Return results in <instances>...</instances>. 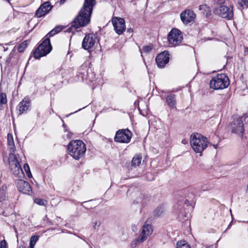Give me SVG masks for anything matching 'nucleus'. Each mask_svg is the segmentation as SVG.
Here are the masks:
<instances>
[{
  "label": "nucleus",
  "mask_w": 248,
  "mask_h": 248,
  "mask_svg": "<svg viewBox=\"0 0 248 248\" xmlns=\"http://www.w3.org/2000/svg\"><path fill=\"white\" fill-rule=\"evenodd\" d=\"M168 41L172 46H175L180 44L183 40L182 32L177 29H171L168 35Z\"/></svg>",
  "instance_id": "nucleus-10"
},
{
  "label": "nucleus",
  "mask_w": 248,
  "mask_h": 248,
  "mask_svg": "<svg viewBox=\"0 0 248 248\" xmlns=\"http://www.w3.org/2000/svg\"><path fill=\"white\" fill-rule=\"evenodd\" d=\"M69 155L76 160H79L82 158L86 151V145L80 140L71 141L68 147Z\"/></svg>",
  "instance_id": "nucleus-2"
},
{
  "label": "nucleus",
  "mask_w": 248,
  "mask_h": 248,
  "mask_svg": "<svg viewBox=\"0 0 248 248\" xmlns=\"http://www.w3.org/2000/svg\"><path fill=\"white\" fill-rule=\"evenodd\" d=\"M141 157L139 156H134L131 161L132 166L136 167L141 163Z\"/></svg>",
  "instance_id": "nucleus-25"
},
{
  "label": "nucleus",
  "mask_w": 248,
  "mask_h": 248,
  "mask_svg": "<svg viewBox=\"0 0 248 248\" xmlns=\"http://www.w3.org/2000/svg\"><path fill=\"white\" fill-rule=\"evenodd\" d=\"M34 202L39 205H43L45 206L47 204V201L40 198L34 199Z\"/></svg>",
  "instance_id": "nucleus-30"
},
{
  "label": "nucleus",
  "mask_w": 248,
  "mask_h": 248,
  "mask_svg": "<svg viewBox=\"0 0 248 248\" xmlns=\"http://www.w3.org/2000/svg\"><path fill=\"white\" fill-rule=\"evenodd\" d=\"M211 187H206L205 186H202V187H201V189L203 190V191H205V190H208L209 189H210Z\"/></svg>",
  "instance_id": "nucleus-37"
},
{
  "label": "nucleus",
  "mask_w": 248,
  "mask_h": 248,
  "mask_svg": "<svg viewBox=\"0 0 248 248\" xmlns=\"http://www.w3.org/2000/svg\"><path fill=\"white\" fill-rule=\"evenodd\" d=\"M16 184L17 188L20 192L27 195H30L32 192L30 185L26 181L18 179L16 181Z\"/></svg>",
  "instance_id": "nucleus-14"
},
{
  "label": "nucleus",
  "mask_w": 248,
  "mask_h": 248,
  "mask_svg": "<svg viewBox=\"0 0 248 248\" xmlns=\"http://www.w3.org/2000/svg\"><path fill=\"white\" fill-rule=\"evenodd\" d=\"M211 145H213L216 149L217 147V144H211Z\"/></svg>",
  "instance_id": "nucleus-42"
},
{
  "label": "nucleus",
  "mask_w": 248,
  "mask_h": 248,
  "mask_svg": "<svg viewBox=\"0 0 248 248\" xmlns=\"http://www.w3.org/2000/svg\"><path fill=\"white\" fill-rule=\"evenodd\" d=\"M214 13L227 20H231L233 17V8L232 6L219 5L214 9Z\"/></svg>",
  "instance_id": "nucleus-8"
},
{
  "label": "nucleus",
  "mask_w": 248,
  "mask_h": 248,
  "mask_svg": "<svg viewBox=\"0 0 248 248\" xmlns=\"http://www.w3.org/2000/svg\"><path fill=\"white\" fill-rule=\"evenodd\" d=\"M24 170H25V171H26V172L30 171V167L28 164H25L24 165Z\"/></svg>",
  "instance_id": "nucleus-35"
},
{
  "label": "nucleus",
  "mask_w": 248,
  "mask_h": 248,
  "mask_svg": "<svg viewBox=\"0 0 248 248\" xmlns=\"http://www.w3.org/2000/svg\"><path fill=\"white\" fill-rule=\"evenodd\" d=\"M95 3V0H84L82 8L71 23L70 28L68 29L69 31H73V30L85 27L89 23L93 7Z\"/></svg>",
  "instance_id": "nucleus-1"
},
{
  "label": "nucleus",
  "mask_w": 248,
  "mask_h": 248,
  "mask_svg": "<svg viewBox=\"0 0 248 248\" xmlns=\"http://www.w3.org/2000/svg\"><path fill=\"white\" fill-rule=\"evenodd\" d=\"M26 173H27V175L28 176V177L30 178V177H32L31 171L27 172Z\"/></svg>",
  "instance_id": "nucleus-39"
},
{
  "label": "nucleus",
  "mask_w": 248,
  "mask_h": 248,
  "mask_svg": "<svg viewBox=\"0 0 248 248\" xmlns=\"http://www.w3.org/2000/svg\"><path fill=\"white\" fill-rule=\"evenodd\" d=\"M98 42L99 40L95 34H88L84 37L82 43V46L84 49L90 51Z\"/></svg>",
  "instance_id": "nucleus-12"
},
{
  "label": "nucleus",
  "mask_w": 248,
  "mask_h": 248,
  "mask_svg": "<svg viewBox=\"0 0 248 248\" xmlns=\"http://www.w3.org/2000/svg\"><path fill=\"white\" fill-rule=\"evenodd\" d=\"M7 102V97L5 93L0 92V109H1V106L5 104Z\"/></svg>",
  "instance_id": "nucleus-26"
},
{
  "label": "nucleus",
  "mask_w": 248,
  "mask_h": 248,
  "mask_svg": "<svg viewBox=\"0 0 248 248\" xmlns=\"http://www.w3.org/2000/svg\"><path fill=\"white\" fill-rule=\"evenodd\" d=\"M7 186L5 185L0 187V202L5 201L8 198L7 193Z\"/></svg>",
  "instance_id": "nucleus-21"
},
{
  "label": "nucleus",
  "mask_w": 248,
  "mask_h": 248,
  "mask_svg": "<svg viewBox=\"0 0 248 248\" xmlns=\"http://www.w3.org/2000/svg\"><path fill=\"white\" fill-rule=\"evenodd\" d=\"M237 2L240 7H243L244 6L248 7V0H238Z\"/></svg>",
  "instance_id": "nucleus-32"
},
{
  "label": "nucleus",
  "mask_w": 248,
  "mask_h": 248,
  "mask_svg": "<svg viewBox=\"0 0 248 248\" xmlns=\"http://www.w3.org/2000/svg\"><path fill=\"white\" fill-rule=\"evenodd\" d=\"M38 240V237L36 235L32 236L31 237L30 241V248H34V247L36 243V242Z\"/></svg>",
  "instance_id": "nucleus-31"
},
{
  "label": "nucleus",
  "mask_w": 248,
  "mask_h": 248,
  "mask_svg": "<svg viewBox=\"0 0 248 248\" xmlns=\"http://www.w3.org/2000/svg\"><path fill=\"white\" fill-rule=\"evenodd\" d=\"M195 17V14L192 10L186 9L180 14V18L185 24H187L193 21Z\"/></svg>",
  "instance_id": "nucleus-17"
},
{
  "label": "nucleus",
  "mask_w": 248,
  "mask_h": 248,
  "mask_svg": "<svg viewBox=\"0 0 248 248\" xmlns=\"http://www.w3.org/2000/svg\"><path fill=\"white\" fill-rule=\"evenodd\" d=\"M176 248H190V246L186 241L181 240L176 244Z\"/></svg>",
  "instance_id": "nucleus-29"
},
{
  "label": "nucleus",
  "mask_w": 248,
  "mask_h": 248,
  "mask_svg": "<svg viewBox=\"0 0 248 248\" xmlns=\"http://www.w3.org/2000/svg\"><path fill=\"white\" fill-rule=\"evenodd\" d=\"M147 175H151V174L149 173L147 174Z\"/></svg>",
  "instance_id": "nucleus-48"
},
{
  "label": "nucleus",
  "mask_w": 248,
  "mask_h": 248,
  "mask_svg": "<svg viewBox=\"0 0 248 248\" xmlns=\"http://www.w3.org/2000/svg\"><path fill=\"white\" fill-rule=\"evenodd\" d=\"M31 106L30 101L28 98H24L20 102L17 106V109L19 114H21L27 111Z\"/></svg>",
  "instance_id": "nucleus-18"
},
{
  "label": "nucleus",
  "mask_w": 248,
  "mask_h": 248,
  "mask_svg": "<svg viewBox=\"0 0 248 248\" xmlns=\"http://www.w3.org/2000/svg\"><path fill=\"white\" fill-rule=\"evenodd\" d=\"M166 102L168 106L171 108H176V96L173 94H170L167 96Z\"/></svg>",
  "instance_id": "nucleus-19"
},
{
  "label": "nucleus",
  "mask_w": 248,
  "mask_h": 248,
  "mask_svg": "<svg viewBox=\"0 0 248 248\" xmlns=\"http://www.w3.org/2000/svg\"><path fill=\"white\" fill-rule=\"evenodd\" d=\"M154 178H152L151 179H150V181H152V180H153Z\"/></svg>",
  "instance_id": "nucleus-47"
},
{
  "label": "nucleus",
  "mask_w": 248,
  "mask_h": 248,
  "mask_svg": "<svg viewBox=\"0 0 248 248\" xmlns=\"http://www.w3.org/2000/svg\"><path fill=\"white\" fill-rule=\"evenodd\" d=\"M62 28L61 26H57L52 30L50 31H49L47 35H48L49 37L53 36L55 34L59 33L62 30Z\"/></svg>",
  "instance_id": "nucleus-27"
},
{
  "label": "nucleus",
  "mask_w": 248,
  "mask_h": 248,
  "mask_svg": "<svg viewBox=\"0 0 248 248\" xmlns=\"http://www.w3.org/2000/svg\"><path fill=\"white\" fill-rule=\"evenodd\" d=\"M19 248H26V247L24 246H20Z\"/></svg>",
  "instance_id": "nucleus-45"
},
{
  "label": "nucleus",
  "mask_w": 248,
  "mask_h": 248,
  "mask_svg": "<svg viewBox=\"0 0 248 248\" xmlns=\"http://www.w3.org/2000/svg\"><path fill=\"white\" fill-rule=\"evenodd\" d=\"M164 211V206L163 205H160L155 208L154 212V215L155 217H159L162 215Z\"/></svg>",
  "instance_id": "nucleus-24"
},
{
  "label": "nucleus",
  "mask_w": 248,
  "mask_h": 248,
  "mask_svg": "<svg viewBox=\"0 0 248 248\" xmlns=\"http://www.w3.org/2000/svg\"><path fill=\"white\" fill-rule=\"evenodd\" d=\"M9 164L10 170L15 176L19 178L23 177L24 173L17 157L12 153L9 154Z\"/></svg>",
  "instance_id": "nucleus-5"
},
{
  "label": "nucleus",
  "mask_w": 248,
  "mask_h": 248,
  "mask_svg": "<svg viewBox=\"0 0 248 248\" xmlns=\"http://www.w3.org/2000/svg\"><path fill=\"white\" fill-rule=\"evenodd\" d=\"M7 144L9 149L14 154L16 150V147L14 141L13 136L11 134H8L7 135Z\"/></svg>",
  "instance_id": "nucleus-20"
},
{
  "label": "nucleus",
  "mask_w": 248,
  "mask_h": 248,
  "mask_svg": "<svg viewBox=\"0 0 248 248\" xmlns=\"http://www.w3.org/2000/svg\"><path fill=\"white\" fill-rule=\"evenodd\" d=\"M245 119L246 117L244 116L241 117L233 116V121L231 122L230 125L232 132L241 136L242 140H243V134L244 131V122L245 121Z\"/></svg>",
  "instance_id": "nucleus-6"
},
{
  "label": "nucleus",
  "mask_w": 248,
  "mask_h": 248,
  "mask_svg": "<svg viewBox=\"0 0 248 248\" xmlns=\"http://www.w3.org/2000/svg\"><path fill=\"white\" fill-rule=\"evenodd\" d=\"M153 232V229L151 225L149 224H144L142 227L141 233L138 238L133 240L131 243V247L135 248L140 243L145 241L148 237Z\"/></svg>",
  "instance_id": "nucleus-9"
},
{
  "label": "nucleus",
  "mask_w": 248,
  "mask_h": 248,
  "mask_svg": "<svg viewBox=\"0 0 248 248\" xmlns=\"http://www.w3.org/2000/svg\"><path fill=\"white\" fill-rule=\"evenodd\" d=\"M30 43V41L25 40L22 43L20 44V45L17 47V50L19 52H22L24 51L25 48L28 46L29 44Z\"/></svg>",
  "instance_id": "nucleus-23"
},
{
  "label": "nucleus",
  "mask_w": 248,
  "mask_h": 248,
  "mask_svg": "<svg viewBox=\"0 0 248 248\" xmlns=\"http://www.w3.org/2000/svg\"><path fill=\"white\" fill-rule=\"evenodd\" d=\"M246 192H248V185H247V186Z\"/></svg>",
  "instance_id": "nucleus-44"
},
{
  "label": "nucleus",
  "mask_w": 248,
  "mask_h": 248,
  "mask_svg": "<svg viewBox=\"0 0 248 248\" xmlns=\"http://www.w3.org/2000/svg\"><path fill=\"white\" fill-rule=\"evenodd\" d=\"M112 23L116 32L122 34L125 31V20L121 17H115L112 19Z\"/></svg>",
  "instance_id": "nucleus-13"
},
{
  "label": "nucleus",
  "mask_w": 248,
  "mask_h": 248,
  "mask_svg": "<svg viewBox=\"0 0 248 248\" xmlns=\"http://www.w3.org/2000/svg\"><path fill=\"white\" fill-rule=\"evenodd\" d=\"M52 6L50 2L46 1L40 5L35 12V15L37 17H41L47 14L52 9Z\"/></svg>",
  "instance_id": "nucleus-16"
},
{
  "label": "nucleus",
  "mask_w": 248,
  "mask_h": 248,
  "mask_svg": "<svg viewBox=\"0 0 248 248\" xmlns=\"http://www.w3.org/2000/svg\"><path fill=\"white\" fill-rule=\"evenodd\" d=\"M99 226V225H98V222L97 221H95L94 223H93V227L94 228H95V226Z\"/></svg>",
  "instance_id": "nucleus-41"
},
{
  "label": "nucleus",
  "mask_w": 248,
  "mask_h": 248,
  "mask_svg": "<svg viewBox=\"0 0 248 248\" xmlns=\"http://www.w3.org/2000/svg\"><path fill=\"white\" fill-rule=\"evenodd\" d=\"M131 29H128L127 31L130 32L131 31Z\"/></svg>",
  "instance_id": "nucleus-46"
},
{
  "label": "nucleus",
  "mask_w": 248,
  "mask_h": 248,
  "mask_svg": "<svg viewBox=\"0 0 248 248\" xmlns=\"http://www.w3.org/2000/svg\"><path fill=\"white\" fill-rule=\"evenodd\" d=\"M52 50L49 37L45 38L43 42L35 49L33 56L35 59H40L41 57L46 56Z\"/></svg>",
  "instance_id": "nucleus-7"
},
{
  "label": "nucleus",
  "mask_w": 248,
  "mask_h": 248,
  "mask_svg": "<svg viewBox=\"0 0 248 248\" xmlns=\"http://www.w3.org/2000/svg\"><path fill=\"white\" fill-rule=\"evenodd\" d=\"M225 0H215V1L221 5L225 2Z\"/></svg>",
  "instance_id": "nucleus-36"
},
{
  "label": "nucleus",
  "mask_w": 248,
  "mask_h": 248,
  "mask_svg": "<svg viewBox=\"0 0 248 248\" xmlns=\"http://www.w3.org/2000/svg\"><path fill=\"white\" fill-rule=\"evenodd\" d=\"M149 197L147 195L142 194L139 196L138 199V202L141 203L142 204H146L149 201Z\"/></svg>",
  "instance_id": "nucleus-28"
},
{
  "label": "nucleus",
  "mask_w": 248,
  "mask_h": 248,
  "mask_svg": "<svg viewBox=\"0 0 248 248\" xmlns=\"http://www.w3.org/2000/svg\"><path fill=\"white\" fill-rule=\"evenodd\" d=\"M169 53L167 51H164L159 54L155 59L157 66L159 68H164L169 62Z\"/></svg>",
  "instance_id": "nucleus-15"
},
{
  "label": "nucleus",
  "mask_w": 248,
  "mask_h": 248,
  "mask_svg": "<svg viewBox=\"0 0 248 248\" xmlns=\"http://www.w3.org/2000/svg\"><path fill=\"white\" fill-rule=\"evenodd\" d=\"M0 248H7V242L5 239L0 242Z\"/></svg>",
  "instance_id": "nucleus-34"
},
{
  "label": "nucleus",
  "mask_w": 248,
  "mask_h": 248,
  "mask_svg": "<svg viewBox=\"0 0 248 248\" xmlns=\"http://www.w3.org/2000/svg\"><path fill=\"white\" fill-rule=\"evenodd\" d=\"M188 141L186 139H184L182 140V143L184 144H186L187 143Z\"/></svg>",
  "instance_id": "nucleus-40"
},
{
  "label": "nucleus",
  "mask_w": 248,
  "mask_h": 248,
  "mask_svg": "<svg viewBox=\"0 0 248 248\" xmlns=\"http://www.w3.org/2000/svg\"><path fill=\"white\" fill-rule=\"evenodd\" d=\"M66 0H60V3L62 4Z\"/></svg>",
  "instance_id": "nucleus-43"
},
{
  "label": "nucleus",
  "mask_w": 248,
  "mask_h": 248,
  "mask_svg": "<svg viewBox=\"0 0 248 248\" xmlns=\"http://www.w3.org/2000/svg\"><path fill=\"white\" fill-rule=\"evenodd\" d=\"M199 10L202 11V12L206 16L208 17L211 15V10L207 4H202L199 6Z\"/></svg>",
  "instance_id": "nucleus-22"
},
{
  "label": "nucleus",
  "mask_w": 248,
  "mask_h": 248,
  "mask_svg": "<svg viewBox=\"0 0 248 248\" xmlns=\"http://www.w3.org/2000/svg\"><path fill=\"white\" fill-rule=\"evenodd\" d=\"M190 142L192 149L197 153H202L209 143L207 138L198 133L191 135Z\"/></svg>",
  "instance_id": "nucleus-3"
},
{
  "label": "nucleus",
  "mask_w": 248,
  "mask_h": 248,
  "mask_svg": "<svg viewBox=\"0 0 248 248\" xmlns=\"http://www.w3.org/2000/svg\"><path fill=\"white\" fill-rule=\"evenodd\" d=\"M132 135V132L128 129L119 130L116 133L114 141L120 143H128Z\"/></svg>",
  "instance_id": "nucleus-11"
},
{
  "label": "nucleus",
  "mask_w": 248,
  "mask_h": 248,
  "mask_svg": "<svg viewBox=\"0 0 248 248\" xmlns=\"http://www.w3.org/2000/svg\"><path fill=\"white\" fill-rule=\"evenodd\" d=\"M152 47L151 46H146L143 47V51L145 53H149L152 50Z\"/></svg>",
  "instance_id": "nucleus-33"
},
{
  "label": "nucleus",
  "mask_w": 248,
  "mask_h": 248,
  "mask_svg": "<svg viewBox=\"0 0 248 248\" xmlns=\"http://www.w3.org/2000/svg\"><path fill=\"white\" fill-rule=\"evenodd\" d=\"M229 84L228 77L225 74H221L212 78L210 82V86L214 90H219L227 88Z\"/></svg>",
  "instance_id": "nucleus-4"
},
{
  "label": "nucleus",
  "mask_w": 248,
  "mask_h": 248,
  "mask_svg": "<svg viewBox=\"0 0 248 248\" xmlns=\"http://www.w3.org/2000/svg\"><path fill=\"white\" fill-rule=\"evenodd\" d=\"M12 56H13V53H10L9 55V58H8V59L7 60V61H9V62L10 61H11V59L12 57Z\"/></svg>",
  "instance_id": "nucleus-38"
}]
</instances>
